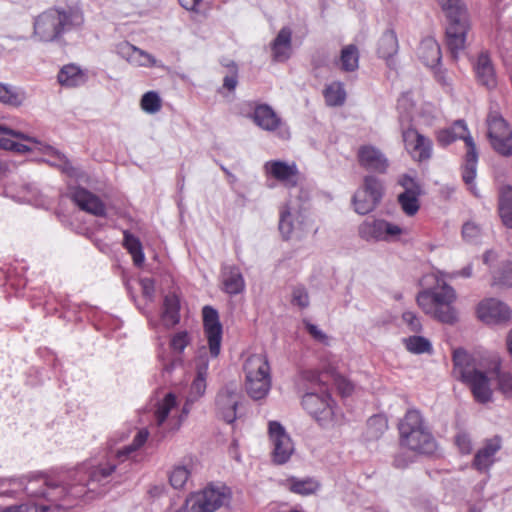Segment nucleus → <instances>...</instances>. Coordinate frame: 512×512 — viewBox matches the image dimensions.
I'll list each match as a JSON object with an SVG mask.
<instances>
[{"mask_svg": "<svg viewBox=\"0 0 512 512\" xmlns=\"http://www.w3.org/2000/svg\"><path fill=\"white\" fill-rule=\"evenodd\" d=\"M0 148L12 150L18 153H25L33 149L38 142L34 138L26 137L22 133H15V130H0Z\"/></svg>", "mask_w": 512, "mask_h": 512, "instance_id": "412c9836", "label": "nucleus"}, {"mask_svg": "<svg viewBox=\"0 0 512 512\" xmlns=\"http://www.w3.org/2000/svg\"><path fill=\"white\" fill-rule=\"evenodd\" d=\"M359 235L366 241L391 242L399 239L404 230L399 225L383 219L364 221L358 228Z\"/></svg>", "mask_w": 512, "mask_h": 512, "instance_id": "0eeeda50", "label": "nucleus"}, {"mask_svg": "<svg viewBox=\"0 0 512 512\" xmlns=\"http://www.w3.org/2000/svg\"><path fill=\"white\" fill-rule=\"evenodd\" d=\"M246 378V390L251 398L260 400L267 396L271 388L270 366L266 355L253 354L243 366Z\"/></svg>", "mask_w": 512, "mask_h": 512, "instance_id": "20e7f679", "label": "nucleus"}, {"mask_svg": "<svg viewBox=\"0 0 512 512\" xmlns=\"http://www.w3.org/2000/svg\"><path fill=\"white\" fill-rule=\"evenodd\" d=\"M486 121H487L488 128H507L508 127V123L506 122V120L503 118V116L499 112L497 105H491Z\"/></svg>", "mask_w": 512, "mask_h": 512, "instance_id": "13d9d810", "label": "nucleus"}, {"mask_svg": "<svg viewBox=\"0 0 512 512\" xmlns=\"http://www.w3.org/2000/svg\"><path fill=\"white\" fill-rule=\"evenodd\" d=\"M238 84L237 67L234 63L231 64V73L226 75L223 79V88L229 92L234 91Z\"/></svg>", "mask_w": 512, "mask_h": 512, "instance_id": "69168bd1", "label": "nucleus"}, {"mask_svg": "<svg viewBox=\"0 0 512 512\" xmlns=\"http://www.w3.org/2000/svg\"><path fill=\"white\" fill-rule=\"evenodd\" d=\"M269 437L273 446V461L279 465L286 463L294 452V444L290 436L279 422L271 421Z\"/></svg>", "mask_w": 512, "mask_h": 512, "instance_id": "6e6552de", "label": "nucleus"}, {"mask_svg": "<svg viewBox=\"0 0 512 512\" xmlns=\"http://www.w3.org/2000/svg\"><path fill=\"white\" fill-rule=\"evenodd\" d=\"M455 443L463 454H468L472 450L471 440L466 434L457 435L455 438Z\"/></svg>", "mask_w": 512, "mask_h": 512, "instance_id": "338daca9", "label": "nucleus"}, {"mask_svg": "<svg viewBox=\"0 0 512 512\" xmlns=\"http://www.w3.org/2000/svg\"><path fill=\"white\" fill-rule=\"evenodd\" d=\"M410 437L413 438L414 443H410L408 438H401V445L421 454H432L435 451L436 442L428 428L417 431Z\"/></svg>", "mask_w": 512, "mask_h": 512, "instance_id": "b1692460", "label": "nucleus"}, {"mask_svg": "<svg viewBox=\"0 0 512 512\" xmlns=\"http://www.w3.org/2000/svg\"><path fill=\"white\" fill-rule=\"evenodd\" d=\"M493 285L512 286V262H506L502 268L493 275Z\"/></svg>", "mask_w": 512, "mask_h": 512, "instance_id": "864d4df0", "label": "nucleus"}, {"mask_svg": "<svg viewBox=\"0 0 512 512\" xmlns=\"http://www.w3.org/2000/svg\"><path fill=\"white\" fill-rule=\"evenodd\" d=\"M403 141L406 150L417 161L427 160L431 156V142L418 130H404Z\"/></svg>", "mask_w": 512, "mask_h": 512, "instance_id": "f3484780", "label": "nucleus"}, {"mask_svg": "<svg viewBox=\"0 0 512 512\" xmlns=\"http://www.w3.org/2000/svg\"><path fill=\"white\" fill-rule=\"evenodd\" d=\"M417 303L419 307L427 314L436 319V306L434 304V298L432 291L427 290L418 294Z\"/></svg>", "mask_w": 512, "mask_h": 512, "instance_id": "3c124183", "label": "nucleus"}, {"mask_svg": "<svg viewBox=\"0 0 512 512\" xmlns=\"http://www.w3.org/2000/svg\"><path fill=\"white\" fill-rule=\"evenodd\" d=\"M292 31L288 27H283L271 43L272 59L274 62H285L291 56L292 50Z\"/></svg>", "mask_w": 512, "mask_h": 512, "instance_id": "393cba45", "label": "nucleus"}, {"mask_svg": "<svg viewBox=\"0 0 512 512\" xmlns=\"http://www.w3.org/2000/svg\"><path fill=\"white\" fill-rule=\"evenodd\" d=\"M324 98L328 106L336 107L344 104L346 92L341 82H333L324 89Z\"/></svg>", "mask_w": 512, "mask_h": 512, "instance_id": "4c0bfd02", "label": "nucleus"}, {"mask_svg": "<svg viewBox=\"0 0 512 512\" xmlns=\"http://www.w3.org/2000/svg\"><path fill=\"white\" fill-rule=\"evenodd\" d=\"M25 492L32 497H44L50 502L60 500L66 489L48 480L44 476H36L30 479L24 486Z\"/></svg>", "mask_w": 512, "mask_h": 512, "instance_id": "ddd939ff", "label": "nucleus"}, {"mask_svg": "<svg viewBox=\"0 0 512 512\" xmlns=\"http://www.w3.org/2000/svg\"><path fill=\"white\" fill-rule=\"evenodd\" d=\"M190 339L188 333L183 331L175 334L171 339V348L178 353L183 352L185 347L189 344Z\"/></svg>", "mask_w": 512, "mask_h": 512, "instance_id": "052dcab7", "label": "nucleus"}, {"mask_svg": "<svg viewBox=\"0 0 512 512\" xmlns=\"http://www.w3.org/2000/svg\"><path fill=\"white\" fill-rule=\"evenodd\" d=\"M141 108L147 113H155L161 108V99L157 92H146L141 98Z\"/></svg>", "mask_w": 512, "mask_h": 512, "instance_id": "603ef678", "label": "nucleus"}, {"mask_svg": "<svg viewBox=\"0 0 512 512\" xmlns=\"http://www.w3.org/2000/svg\"><path fill=\"white\" fill-rule=\"evenodd\" d=\"M223 291L229 295H238L245 289V280L235 265H224L221 270Z\"/></svg>", "mask_w": 512, "mask_h": 512, "instance_id": "5701e85b", "label": "nucleus"}, {"mask_svg": "<svg viewBox=\"0 0 512 512\" xmlns=\"http://www.w3.org/2000/svg\"><path fill=\"white\" fill-rule=\"evenodd\" d=\"M306 330L308 333L318 342L327 343L328 337L327 335L315 324L310 323L307 320L303 321Z\"/></svg>", "mask_w": 512, "mask_h": 512, "instance_id": "e2e57ef3", "label": "nucleus"}, {"mask_svg": "<svg viewBox=\"0 0 512 512\" xmlns=\"http://www.w3.org/2000/svg\"><path fill=\"white\" fill-rule=\"evenodd\" d=\"M499 213L503 223L512 228V188L502 191L499 199Z\"/></svg>", "mask_w": 512, "mask_h": 512, "instance_id": "37998d69", "label": "nucleus"}, {"mask_svg": "<svg viewBox=\"0 0 512 512\" xmlns=\"http://www.w3.org/2000/svg\"><path fill=\"white\" fill-rule=\"evenodd\" d=\"M288 483H289V489L292 492L301 494V495L312 494L319 487V484L311 478H307V479L291 478V479H288Z\"/></svg>", "mask_w": 512, "mask_h": 512, "instance_id": "49530a36", "label": "nucleus"}, {"mask_svg": "<svg viewBox=\"0 0 512 512\" xmlns=\"http://www.w3.org/2000/svg\"><path fill=\"white\" fill-rule=\"evenodd\" d=\"M357 190L365 191L366 194L375 198L378 201H381L382 196L384 194V186L380 179L368 175L363 179V184Z\"/></svg>", "mask_w": 512, "mask_h": 512, "instance_id": "a18cd8bd", "label": "nucleus"}, {"mask_svg": "<svg viewBox=\"0 0 512 512\" xmlns=\"http://www.w3.org/2000/svg\"><path fill=\"white\" fill-rule=\"evenodd\" d=\"M340 66L343 71L352 72L359 66V53L355 45L344 47L340 55Z\"/></svg>", "mask_w": 512, "mask_h": 512, "instance_id": "79ce46f5", "label": "nucleus"}, {"mask_svg": "<svg viewBox=\"0 0 512 512\" xmlns=\"http://www.w3.org/2000/svg\"><path fill=\"white\" fill-rule=\"evenodd\" d=\"M240 395L236 388L226 386L216 396L215 405L217 415L226 423L231 424L237 418V407Z\"/></svg>", "mask_w": 512, "mask_h": 512, "instance_id": "f8f14e48", "label": "nucleus"}, {"mask_svg": "<svg viewBox=\"0 0 512 512\" xmlns=\"http://www.w3.org/2000/svg\"><path fill=\"white\" fill-rule=\"evenodd\" d=\"M71 199L83 211L95 216H105L106 208L100 198L82 187H75L71 191Z\"/></svg>", "mask_w": 512, "mask_h": 512, "instance_id": "6ab92c4d", "label": "nucleus"}, {"mask_svg": "<svg viewBox=\"0 0 512 512\" xmlns=\"http://www.w3.org/2000/svg\"><path fill=\"white\" fill-rule=\"evenodd\" d=\"M230 497L231 492L227 486L209 485L186 500L187 512H214L226 504Z\"/></svg>", "mask_w": 512, "mask_h": 512, "instance_id": "39448f33", "label": "nucleus"}, {"mask_svg": "<svg viewBox=\"0 0 512 512\" xmlns=\"http://www.w3.org/2000/svg\"><path fill=\"white\" fill-rule=\"evenodd\" d=\"M403 342L406 349L414 354L429 353L432 350L430 341L422 336H410Z\"/></svg>", "mask_w": 512, "mask_h": 512, "instance_id": "09e8293b", "label": "nucleus"}, {"mask_svg": "<svg viewBox=\"0 0 512 512\" xmlns=\"http://www.w3.org/2000/svg\"><path fill=\"white\" fill-rule=\"evenodd\" d=\"M398 428L400 439L408 438L410 443H414L413 438H411L410 435L427 427L425 426L421 413L412 409L407 411L404 418L399 423Z\"/></svg>", "mask_w": 512, "mask_h": 512, "instance_id": "cd10ccee", "label": "nucleus"}, {"mask_svg": "<svg viewBox=\"0 0 512 512\" xmlns=\"http://www.w3.org/2000/svg\"><path fill=\"white\" fill-rule=\"evenodd\" d=\"M454 373L469 385L475 400L485 404L492 400L493 391L486 374L475 368L471 356L462 349L453 353Z\"/></svg>", "mask_w": 512, "mask_h": 512, "instance_id": "7ed1b4c3", "label": "nucleus"}, {"mask_svg": "<svg viewBox=\"0 0 512 512\" xmlns=\"http://www.w3.org/2000/svg\"><path fill=\"white\" fill-rule=\"evenodd\" d=\"M437 285L431 289L436 306V319L445 324H455L458 321V312L454 307L457 295L455 290L446 284L440 283L436 276Z\"/></svg>", "mask_w": 512, "mask_h": 512, "instance_id": "423d86ee", "label": "nucleus"}, {"mask_svg": "<svg viewBox=\"0 0 512 512\" xmlns=\"http://www.w3.org/2000/svg\"><path fill=\"white\" fill-rule=\"evenodd\" d=\"M191 474L188 465H175L169 474V481L173 488L182 489L187 483Z\"/></svg>", "mask_w": 512, "mask_h": 512, "instance_id": "de8ad7c7", "label": "nucleus"}, {"mask_svg": "<svg viewBox=\"0 0 512 512\" xmlns=\"http://www.w3.org/2000/svg\"><path fill=\"white\" fill-rule=\"evenodd\" d=\"M206 390V379L203 377H195L193 380L188 397V402H195L202 397Z\"/></svg>", "mask_w": 512, "mask_h": 512, "instance_id": "4d7b16f0", "label": "nucleus"}, {"mask_svg": "<svg viewBox=\"0 0 512 512\" xmlns=\"http://www.w3.org/2000/svg\"><path fill=\"white\" fill-rule=\"evenodd\" d=\"M404 191L401 194L408 195H422V188L420 184L411 176L404 174L398 180Z\"/></svg>", "mask_w": 512, "mask_h": 512, "instance_id": "5fc2aeb1", "label": "nucleus"}, {"mask_svg": "<svg viewBox=\"0 0 512 512\" xmlns=\"http://www.w3.org/2000/svg\"><path fill=\"white\" fill-rule=\"evenodd\" d=\"M58 82L65 87H78L85 83V75L81 69L69 64L61 68L57 76Z\"/></svg>", "mask_w": 512, "mask_h": 512, "instance_id": "2f4dec72", "label": "nucleus"}, {"mask_svg": "<svg viewBox=\"0 0 512 512\" xmlns=\"http://www.w3.org/2000/svg\"><path fill=\"white\" fill-rule=\"evenodd\" d=\"M330 395L327 393H306L302 405L321 425H327L334 419V410Z\"/></svg>", "mask_w": 512, "mask_h": 512, "instance_id": "1a4fd4ad", "label": "nucleus"}, {"mask_svg": "<svg viewBox=\"0 0 512 512\" xmlns=\"http://www.w3.org/2000/svg\"><path fill=\"white\" fill-rule=\"evenodd\" d=\"M115 469L116 466L113 464L94 467L89 473V490L93 492L97 484L105 485L109 483V477L115 471Z\"/></svg>", "mask_w": 512, "mask_h": 512, "instance_id": "f704fd0d", "label": "nucleus"}, {"mask_svg": "<svg viewBox=\"0 0 512 512\" xmlns=\"http://www.w3.org/2000/svg\"><path fill=\"white\" fill-rule=\"evenodd\" d=\"M447 17L446 44L453 59H457L466 48L470 23L466 9L460 0H439Z\"/></svg>", "mask_w": 512, "mask_h": 512, "instance_id": "f03ea898", "label": "nucleus"}, {"mask_svg": "<svg viewBox=\"0 0 512 512\" xmlns=\"http://www.w3.org/2000/svg\"><path fill=\"white\" fill-rule=\"evenodd\" d=\"M355 211L360 215H366L372 212L380 201L366 194L365 191L357 190L352 198Z\"/></svg>", "mask_w": 512, "mask_h": 512, "instance_id": "e433bc0d", "label": "nucleus"}, {"mask_svg": "<svg viewBox=\"0 0 512 512\" xmlns=\"http://www.w3.org/2000/svg\"><path fill=\"white\" fill-rule=\"evenodd\" d=\"M141 287H142V293L143 295L151 299L155 292V283L154 280L151 278H144L141 280Z\"/></svg>", "mask_w": 512, "mask_h": 512, "instance_id": "774afa93", "label": "nucleus"}, {"mask_svg": "<svg viewBox=\"0 0 512 512\" xmlns=\"http://www.w3.org/2000/svg\"><path fill=\"white\" fill-rule=\"evenodd\" d=\"M304 216L300 207H296L289 201L280 212L279 231L285 239L291 238L297 232L302 231Z\"/></svg>", "mask_w": 512, "mask_h": 512, "instance_id": "4468645a", "label": "nucleus"}, {"mask_svg": "<svg viewBox=\"0 0 512 512\" xmlns=\"http://www.w3.org/2000/svg\"><path fill=\"white\" fill-rule=\"evenodd\" d=\"M474 71L478 82L488 89L496 86V76L491 59L487 53H480L475 64Z\"/></svg>", "mask_w": 512, "mask_h": 512, "instance_id": "a878e982", "label": "nucleus"}, {"mask_svg": "<svg viewBox=\"0 0 512 512\" xmlns=\"http://www.w3.org/2000/svg\"><path fill=\"white\" fill-rule=\"evenodd\" d=\"M420 60L428 67L435 68L441 61V50L438 42L432 38H424L418 48Z\"/></svg>", "mask_w": 512, "mask_h": 512, "instance_id": "bb28decb", "label": "nucleus"}, {"mask_svg": "<svg viewBox=\"0 0 512 512\" xmlns=\"http://www.w3.org/2000/svg\"><path fill=\"white\" fill-rule=\"evenodd\" d=\"M176 405V396L173 393H168L164 399L158 403L155 411V420L158 426L164 424L171 412L176 409Z\"/></svg>", "mask_w": 512, "mask_h": 512, "instance_id": "ea45409f", "label": "nucleus"}, {"mask_svg": "<svg viewBox=\"0 0 512 512\" xmlns=\"http://www.w3.org/2000/svg\"><path fill=\"white\" fill-rule=\"evenodd\" d=\"M64 507L59 504L37 506L34 503H26L21 505H11L0 507V512H59Z\"/></svg>", "mask_w": 512, "mask_h": 512, "instance_id": "a19ab883", "label": "nucleus"}, {"mask_svg": "<svg viewBox=\"0 0 512 512\" xmlns=\"http://www.w3.org/2000/svg\"><path fill=\"white\" fill-rule=\"evenodd\" d=\"M495 42L497 46L505 51L507 54L512 56V24L502 23L500 24L496 36Z\"/></svg>", "mask_w": 512, "mask_h": 512, "instance_id": "c03bdc74", "label": "nucleus"}, {"mask_svg": "<svg viewBox=\"0 0 512 512\" xmlns=\"http://www.w3.org/2000/svg\"><path fill=\"white\" fill-rule=\"evenodd\" d=\"M493 149L502 156L512 155V130H489Z\"/></svg>", "mask_w": 512, "mask_h": 512, "instance_id": "7c9ffc66", "label": "nucleus"}, {"mask_svg": "<svg viewBox=\"0 0 512 512\" xmlns=\"http://www.w3.org/2000/svg\"><path fill=\"white\" fill-rule=\"evenodd\" d=\"M463 238L469 242H472L480 235V227L474 222H466L462 228Z\"/></svg>", "mask_w": 512, "mask_h": 512, "instance_id": "680f3d73", "label": "nucleus"}, {"mask_svg": "<svg viewBox=\"0 0 512 512\" xmlns=\"http://www.w3.org/2000/svg\"><path fill=\"white\" fill-rule=\"evenodd\" d=\"M123 246L132 255L134 264L141 266L144 262V253L140 240L128 231H124Z\"/></svg>", "mask_w": 512, "mask_h": 512, "instance_id": "58836bf2", "label": "nucleus"}, {"mask_svg": "<svg viewBox=\"0 0 512 512\" xmlns=\"http://www.w3.org/2000/svg\"><path fill=\"white\" fill-rule=\"evenodd\" d=\"M421 195H408V194H399L398 195V203L401 206L403 212L408 216L415 215L419 208L420 202L419 197Z\"/></svg>", "mask_w": 512, "mask_h": 512, "instance_id": "8fccbe9b", "label": "nucleus"}, {"mask_svg": "<svg viewBox=\"0 0 512 512\" xmlns=\"http://www.w3.org/2000/svg\"><path fill=\"white\" fill-rule=\"evenodd\" d=\"M501 449V438L496 436L485 441L475 456L472 466L479 472H487L495 462V454Z\"/></svg>", "mask_w": 512, "mask_h": 512, "instance_id": "aec40b11", "label": "nucleus"}, {"mask_svg": "<svg viewBox=\"0 0 512 512\" xmlns=\"http://www.w3.org/2000/svg\"><path fill=\"white\" fill-rule=\"evenodd\" d=\"M202 314L204 332L208 340L210 354L212 357H217L220 353L222 340V325L219 321L218 312L211 306H205Z\"/></svg>", "mask_w": 512, "mask_h": 512, "instance_id": "9d476101", "label": "nucleus"}, {"mask_svg": "<svg viewBox=\"0 0 512 512\" xmlns=\"http://www.w3.org/2000/svg\"><path fill=\"white\" fill-rule=\"evenodd\" d=\"M115 52L133 66L153 67L157 65L155 57L148 52L122 41L115 46Z\"/></svg>", "mask_w": 512, "mask_h": 512, "instance_id": "dca6fc26", "label": "nucleus"}, {"mask_svg": "<svg viewBox=\"0 0 512 512\" xmlns=\"http://www.w3.org/2000/svg\"><path fill=\"white\" fill-rule=\"evenodd\" d=\"M253 120L260 128H278L281 125V118L268 104H259L255 106Z\"/></svg>", "mask_w": 512, "mask_h": 512, "instance_id": "c756f323", "label": "nucleus"}, {"mask_svg": "<svg viewBox=\"0 0 512 512\" xmlns=\"http://www.w3.org/2000/svg\"><path fill=\"white\" fill-rule=\"evenodd\" d=\"M84 22L79 7H52L34 18L32 38L39 42H58L64 34L81 30Z\"/></svg>", "mask_w": 512, "mask_h": 512, "instance_id": "f257e3e1", "label": "nucleus"}, {"mask_svg": "<svg viewBox=\"0 0 512 512\" xmlns=\"http://www.w3.org/2000/svg\"><path fill=\"white\" fill-rule=\"evenodd\" d=\"M398 40L392 29H387L379 39L378 55L383 59H390L398 52Z\"/></svg>", "mask_w": 512, "mask_h": 512, "instance_id": "473e14b6", "label": "nucleus"}, {"mask_svg": "<svg viewBox=\"0 0 512 512\" xmlns=\"http://www.w3.org/2000/svg\"><path fill=\"white\" fill-rule=\"evenodd\" d=\"M291 303L300 307L301 309L307 308L309 306V294L304 286L299 285L293 287L291 293Z\"/></svg>", "mask_w": 512, "mask_h": 512, "instance_id": "6e6d98bb", "label": "nucleus"}, {"mask_svg": "<svg viewBox=\"0 0 512 512\" xmlns=\"http://www.w3.org/2000/svg\"><path fill=\"white\" fill-rule=\"evenodd\" d=\"M476 312L478 318L486 324L505 323L511 318L509 307L494 298L481 301L477 306Z\"/></svg>", "mask_w": 512, "mask_h": 512, "instance_id": "9b49d317", "label": "nucleus"}, {"mask_svg": "<svg viewBox=\"0 0 512 512\" xmlns=\"http://www.w3.org/2000/svg\"><path fill=\"white\" fill-rule=\"evenodd\" d=\"M26 100L23 89L0 83V102L12 107L21 106Z\"/></svg>", "mask_w": 512, "mask_h": 512, "instance_id": "72a5a7b5", "label": "nucleus"}, {"mask_svg": "<svg viewBox=\"0 0 512 512\" xmlns=\"http://www.w3.org/2000/svg\"><path fill=\"white\" fill-rule=\"evenodd\" d=\"M180 303L176 295H167L164 299L163 320L166 325L174 326L180 320L179 315Z\"/></svg>", "mask_w": 512, "mask_h": 512, "instance_id": "c9c22d12", "label": "nucleus"}, {"mask_svg": "<svg viewBox=\"0 0 512 512\" xmlns=\"http://www.w3.org/2000/svg\"><path fill=\"white\" fill-rule=\"evenodd\" d=\"M465 142L466 152L464 156V163L462 165V178L469 190L477 195L474 180L477 172L478 152L475 142L470 135L461 136Z\"/></svg>", "mask_w": 512, "mask_h": 512, "instance_id": "2eb2a0df", "label": "nucleus"}, {"mask_svg": "<svg viewBox=\"0 0 512 512\" xmlns=\"http://www.w3.org/2000/svg\"><path fill=\"white\" fill-rule=\"evenodd\" d=\"M497 378L499 390L506 397H512V374L509 372H499Z\"/></svg>", "mask_w": 512, "mask_h": 512, "instance_id": "bf43d9fd", "label": "nucleus"}, {"mask_svg": "<svg viewBox=\"0 0 512 512\" xmlns=\"http://www.w3.org/2000/svg\"><path fill=\"white\" fill-rule=\"evenodd\" d=\"M397 109L402 128H413L415 122V103L411 92H405L399 97Z\"/></svg>", "mask_w": 512, "mask_h": 512, "instance_id": "c85d7f7f", "label": "nucleus"}, {"mask_svg": "<svg viewBox=\"0 0 512 512\" xmlns=\"http://www.w3.org/2000/svg\"><path fill=\"white\" fill-rule=\"evenodd\" d=\"M403 321L408 325L411 331L419 332L422 328L421 322L416 314L412 311H406L402 315Z\"/></svg>", "mask_w": 512, "mask_h": 512, "instance_id": "0e129e2a", "label": "nucleus"}, {"mask_svg": "<svg viewBox=\"0 0 512 512\" xmlns=\"http://www.w3.org/2000/svg\"><path fill=\"white\" fill-rule=\"evenodd\" d=\"M358 160L367 170L385 173L388 169V159L373 146H362L358 151Z\"/></svg>", "mask_w": 512, "mask_h": 512, "instance_id": "4be33fe9", "label": "nucleus"}, {"mask_svg": "<svg viewBox=\"0 0 512 512\" xmlns=\"http://www.w3.org/2000/svg\"><path fill=\"white\" fill-rule=\"evenodd\" d=\"M265 171L287 187H296L299 172L295 163L288 164L281 160L266 162Z\"/></svg>", "mask_w": 512, "mask_h": 512, "instance_id": "a211bd4d", "label": "nucleus"}]
</instances>
